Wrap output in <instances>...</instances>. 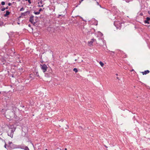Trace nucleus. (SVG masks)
<instances>
[{"label": "nucleus", "mask_w": 150, "mask_h": 150, "mask_svg": "<svg viewBox=\"0 0 150 150\" xmlns=\"http://www.w3.org/2000/svg\"><path fill=\"white\" fill-rule=\"evenodd\" d=\"M16 129V128L14 127L9 128V130H8L7 132L8 135L11 138H12L14 132L15 131Z\"/></svg>", "instance_id": "1"}, {"label": "nucleus", "mask_w": 150, "mask_h": 150, "mask_svg": "<svg viewBox=\"0 0 150 150\" xmlns=\"http://www.w3.org/2000/svg\"><path fill=\"white\" fill-rule=\"evenodd\" d=\"M121 24V22L118 21H115L114 22V25L117 29L119 28H120Z\"/></svg>", "instance_id": "2"}, {"label": "nucleus", "mask_w": 150, "mask_h": 150, "mask_svg": "<svg viewBox=\"0 0 150 150\" xmlns=\"http://www.w3.org/2000/svg\"><path fill=\"white\" fill-rule=\"evenodd\" d=\"M40 67L43 72L46 71L47 67L45 64H40Z\"/></svg>", "instance_id": "3"}, {"label": "nucleus", "mask_w": 150, "mask_h": 150, "mask_svg": "<svg viewBox=\"0 0 150 150\" xmlns=\"http://www.w3.org/2000/svg\"><path fill=\"white\" fill-rule=\"evenodd\" d=\"M96 41V39H91V40L89 41L88 42V44L89 46L91 47L93 45L92 44L93 42Z\"/></svg>", "instance_id": "4"}, {"label": "nucleus", "mask_w": 150, "mask_h": 150, "mask_svg": "<svg viewBox=\"0 0 150 150\" xmlns=\"http://www.w3.org/2000/svg\"><path fill=\"white\" fill-rule=\"evenodd\" d=\"M34 16H30V18L29 21L32 23L34 25L35 24V22L34 21Z\"/></svg>", "instance_id": "5"}, {"label": "nucleus", "mask_w": 150, "mask_h": 150, "mask_svg": "<svg viewBox=\"0 0 150 150\" xmlns=\"http://www.w3.org/2000/svg\"><path fill=\"white\" fill-rule=\"evenodd\" d=\"M8 52L10 54H12V53L14 54L15 53L14 52V49H11L8 50Z\"/></svg>", "instance_id": "6"}, {"label": "nucleus", "mask_w": 150, "mask_h": 150, "mask_svg": "<svg viewBox=\"0 0 150 150\" xmlns=\"http://www.w3.org/2000/svg\"><path fill=\"white\" fill-rule=\"evenodd\" d=\"M150 20V18L149 17H147L146 18V20H145L144 23H145L149 24V21Z\"/></svg>", "instance_id": "7"}, {"label": "nucleus", "mask_w": 150, "mask_h": 150, "mask_svg": "<svg viewBox=\"0 0 150 150\" xmlns=\"http://www.w3.org/2000/svg\"><path fill=\"white\" fill-rule=\"evenodd\" d=\"M42 0L40 1L39 2H38L39 4L38 6L39 7H42L43 6V5H42Z\"/></svg>", "instance_id": "8"}, {"label": "nucleus", "mask_w": 150, "mask_h": 150, "mask_svg": "<svg viewBox=\"0 0 150 150\" xmlns=\"http://www.w3.org/2000/svg\"><path fill=\"white\" fill-rule=\"evenodd\" d=\"M149 71L148 70L145 71L144 72H142V73L143 75H146L147 74L149 73Z\"/></svg>", "instance_id": "9"}, {"label": "nucleus", "mask_w": 150, "mask_h": 150, "mask_svg": "<svg viewBox=\"0 0 150 150\" xmlns=\"http://www.w3.org/2000/svg\"><path fill=\"white\" fill-rule=\"evenodd\" d=\"M30 12L29 11H26L24 13H22L21 15L22 16H25L26 15V14L28 13V14L30 13Z\"/></svg>", "instance_id": "10"}, {"label": "nucleus", "mask_w": 150, "mask_h": 150, "mask_svg": "<svg viewBox=\"0 0 150 150\" xmlns=\"http://www.w3.org/2000/svg\"><path fill=\"white\" fill-rule=\"evenodd\" d=\"M64 14H61V15H59V17L60 16H62L63 17H64L65 16V14L66 13V10H65L64 11Z\"/></svg>", "instance_id": "11"}, {"label": "nucleus", "mask_w": 150, "mask_h": 150, "mask_svg": "<svg viewBox=\"0 0 150 150\" xmlns=\"http://www.w3.org/2000/svg\"><path fill=\"white\" fill-rule=\"evenodd\" d=\"M24 146V145L23 144L19 145V149H23Z\"/></svg>", "instance_id": "12"}, {"label": "nucleus", "mask_w": 150, "mask_h": 150, "mask_svg": "<svg viewBox=\"0 0 150 150\" xmlns=\"http://www.w3.org/2000/svg\"><path fill=\"white\" fill-rule=\"evenodd\" d=\"M13 148L14 149H19V145H13Z\"/></svg>", "instance_id": "13"}, {"label": "nucleus", "mask_w": 150, "mask_h": 150, "mask_svg": "<svg viewBox=\"0 0 150 150\" xmlns=\"http://www.w3.org/2000/svg\"><path fill=\"white\" fill-rule=\"evenodd\" d=\"M10 13V12L8 11H6V14H4L5 16H7Z\"/></svg>", "instance_id": "14"}, {"label": "nucleus", "mask_w": 150, "mask_h": 150, "mask_svg": "<svg viewBox=\"0 0 150 150\" xmlns=\"http://www.w3.org/2000/svg\"><path fill=\"white\" fill-rule=\"evenodd\" d=\"M24 149V150H30L29 149L27 146H24V149Z\"/></svg>", "instance_id": "15"}, {"label": "nucleus", "mask_w": 150, "mask_h": 150, "mask_svg": "<svg viewBox=\"0 0 150 150\" xmlns=\"http://www.w3.org/2000/svg\"><path fill=\"white\" fill-rule=\"evenodd\" d=\"M99 64H100V66L102 67H103V66H104V64H103V62H102L101 61H100V62H99Z\"/></svg>", "instance_id": "16"}, {"label": "nucleus", "mask_w": 150, "mask_h": 150, "mask_svg": "<svg viewBox=\"0 0 150 150\" xmlns=\"http://www.w3.org/2000/svg\"><path fill=\"white\" fill-rule=\"evenodd\" d=\"M73 71H74L76 73L78 72V70L76 68H74L73 69Z\"/></svg>", "instance_id": "17"}, {"label": "nucleus", "mask_w": 150, "mask_h": 150, "mask_svg": "<svg viewBox=\"0 0 150 150\" xmlns=\"http://www.w3.org/2000/svg\"><path fill=\"white\" fill-rule=\"evenodd\" d=\"M34 13L36 15H38L40 13V12H34Z\"/></svg>", "instance_id": "18"}, {"label": "nucleus", "mask_w": 150, "mask_h": 150, "mask_svg": "<svg viewBox=\"0 0 150 150\" xmlns=\"http://www.w3.org/2000/svg\"><path fill=\"white\" fill-rule=\"evenodd\" d=\"M35 75L37 77H39V74L38 72H35Z\"/></svg>", "instance_id": "19"}, {"label": "nucleus", "mask_w": 150, "mask_h": 150, "mask_svg": "<svg viewBox=\"0 0 150 150\" xmlns=\"http://www.w3.org/2000/svg\"><path fill=\"white\" fill-rule=\"evenodd\" d=\"M5 4V2L4 1H2L1 2V4L2 5H4Z\"/></svg>", "instance_id": "20"}, {"label": "nucleus", "mask_w": 150, "mask_h": 150, "mask_svg": "<svg viewBox=\"0 0 150 150\" xmlns=\"http://www.w3.org/2000/svg\"><path fill=\"white\" fill-rule=\"evenodd\" d=\"M24 10V8L23 7H22L20 9V11H22Z\"/></svg>", "instance_id": "21"}, {"label": "nucleus", "mask_w": 150, "mask_h": 150, "mask_svg": "<svg viewBox=\"0 0 150 150\" xmlns=\"http://www.w3.org/2000/svg\"><path fill=\"white\" fill-rule=\"evenodd\" d=\"M5 10V8H1V10L2 11H4Z\"/></svg>", "instance_id": "22"}, {"label": "nucleus", "mask_w": 150, "mask_h": 150, "mask_svg": "<svg viewBox=\"0 0 150 150\" xmlns=\"http://www.w3.org/2000/svg\"><path fill=\"white\" fill-rule=\"evenodd\" d=\"M26 1H28V3L30 4L31 3V1H30V0H25Z\"/></svg>", "instance_id": "23"}, {"label": "nucleus", "mask_w": 150, "mask_h": 150, "mask_svg": "<svg viewBox=\"0 0 150 150\" xmlns=\"http://www.w3.org/2000/svg\"><path fill=\"white\" fill-rule=\"evenodd\" d=\"M31 74H30V76L29 77L30 78H32L31 79H33L34 78H33V77H32V76H31Z\"/></svg>", "instance_id": "24"}, {"label": "nucleus", "mask_w": 150, "mask_h": 150, "mask_svg": "<svg viewBox=\"0 0 150 150\" xmlns=\"http://www.w3.org/2000/svg\"><path fill=\"white\" fill-rule=\"evenodd\" d=\"M98 33L100 34V36H103V34L101 33L100 32H98Z\"/></svg>", "instance_id": "25"}, {"label": "nucleus", "mask_w": 150, "mask_h": 150, "mask_svg": "<svg viewBox=\"0 0 150 150\" xmlns=\"http://www.w3.org/2000/svg\"><path fill=\"white\" fill-rule=\"evenodd\" d=\"M8 6H10L11 5V4L10 3H8Z\"/></svg>", "instance_id": "26"}, {"label": "nucleus", "mask_w": 150, "mask_h": 150, "mask_svg": "<svg viewBox=\"0 0 150 150\" xmlns=\"http://www.w3.org/2000/svg\"><path fill=\"white\" fill-rule=\"evenodd\" d=\"M112 53H113V54H114V53H115L114 52H112V51H111V52H110V54H112Z\"/></svg>", "instance_id": "27"}, {"label": "nucleus", "mask_w": 150, "mask_h": 150, "mask_svg": "<svg viewBox=\"0 0 150 150\" xmlns=\"http://www.w3.org/2000/svg\"><path fill=\"white\" fill-rule=\"evenodd\" d=\"M12 143V142H8V144H11Z\"/></svg>", "instance_id": "28"}, {"label": "nucleus", "mask_w": 150, "mask_h": 150, "mask_svg": "<svg viewBox=\"0 0 150 150\" xmlns=\"http://www.w3.org/2000/svg\"><path fill=\"white\" fill-rule=\"evenodd\" d=\"M4 147L5 148H6V144H5V145L4 146Z\"/></svg>", "instance_id": "29"}, {"label": "nucleus", "mask_w": 150, "mask_h": 150, "mask_svg": "<svg viewBox=\"0 0 150 150\" xmlns=\"http://www.w3.org/2000/svg\"><path fill=\"white\" fill-rule=\"evenodd\" d=\"M42 10V8H40L39 10V12H40Z\"/></svg>", "instance_id": "30"}, {"label": "nucleus", "mask_w": 150, "mask_h": 150, "mask_svg": "<svg viewBox=\"0 0 150 150\" xmlns=\"http://www.w3.org/2000/svg\"><path fill=\"white\" fill-rule=\"evenodd\" d=\"M5 8V9H8V6H7V7H6V8Z\"/></svg>", "instance_id": "31"}, {"label": "nucleus", "mask_w": 150, "mask_h": 150, "mask_svg": "<svg viewBox=\"0 0 150 150\" xmlns=\"http://www.w3.org/2000/svg\"><path fill=\"white\" fill-rule=\"evenodd\" d=\"M84 0H81V1H80V3H81L82 1H83Z\"/></svg>", "instance_id": "32"}, {"label": "nucleus", "mask_w": 150, "mask_h": 150, "mask_svg": "<svg viewBox=\"0 0 150 150\" xmlns=\"http://www.w3.org/2000/svg\"><path fill=\"white\" fill-rule=\"evenodd\" d=\"M104 146H105V147L106 148H108L107 146H106L105 145H104Z\"/></svg>", "instance_id": "33"}, {"label": "nucleus", "mask_w": 150, "mask_h": 150, "mask_svg": "<svg viewBox=\"0 0 150 150\" xmlns=\"http://www.w3.org/2000/svg\"><path fill=\"white\" fill-rule=\"evenodd\" d=\"M97 3L98 5H99V4L98 2H97Z\"/></svg>", "instance_id": "34"}, {"label": "nucleus", "mask_w": 150, "mask_h": 150, "mask_svg": "<svg viewBox=\"0 0 150 150\" xmlns=\"http://www.w3.org/2000/svg\"><path fill=\"white\" fill-rule=\"evenodd\" d=\"M102 41H103V43H104V41H103V40H102Z\"/></svg>", "instance_id": "35"}, {"label": "nucleus", "mask_w": 150, "mask_h": 150, "mask_svg": "<svg viewBox=\"0 0 150 150\" xmlns=\"http://www.w3.org/2000/svg\"><path fill=\"white\" fill-rule=\"evenodd\" d=\"M117 79H119L118 77H117Z\"/></svg>", "instance_id": "36"}, {"label": "nucleus", "mask_w": 150, "mask_h": 150, "mask_svg": "<svg viewBox=\"0 0 150 150\" xmlns=\"http://www.w3.org/2000/svg\"><path fill=\"white\" fill-rule=\"evenodd\" d=\"M28 26L30 27V24L28 25Z\"/></svg>", "instance_id": "37"}, {"label": "nucleus", "mask_w": 150, "mask_h": 150, "mask_svg": "<svg viewBox=\"0 0 150 150\" xmlns=\"http://www.w3.org/2000/svg\"><path fill=\"white\" fill-rule=\"evenodd\" d=\"M65 150H67V148H65L64 149Z\"/></svg>", "instance_id": "38"}, {"label": "nucleus", "mask_w": 150, "mask_h": 150, "mask_svg": "<svg viewBox=\"0 0 150 150\" xmlns=\"http://www.w3.org/2000/svg\"><path fill=\"white\" fill-rule=\"evenodd\" d=\"M116 76H118V74H116Z\"/></svg>", "instance_id": "39"}, {"label": "nucleus", "mask_w": 150, "mask_h": 150, "mask_svg": "<svg viewBox=\"0 0 150 150\" xmlns=\"http://www.w3.org/2000/svg\"><path fill=\"white\" fill-rule=\"evenodd\" d=\"M18 24H20V23H18Z\"/></svg>", "instance_id": "40"}, {"label": "nucleus", "mask_w": 150, "mask_h": 150, "mask_svg": "<svg viewBox=\"0 0 150 150\" xmlns=\"http://www.w3.org/2000/svg\"><path fill=\"white\" fill-rule=\"evenodd\" d=\"M76 61V59H75V61Z\"/></svg>", "instance_id": "41"}, {"label": "nucleus", "mask_w": 150, "mask_h": 150, "mask_svg": "<svg viewBox=\"0 0 150 150\" xmlns=\"http://www.w3.org/2000/svg\"><path fill=\"white\" fill-rule=\"evenodd\" d=\"M45 150H47V149H46Z\"/></svg>", "instance_id": "42"}]
</instances>
